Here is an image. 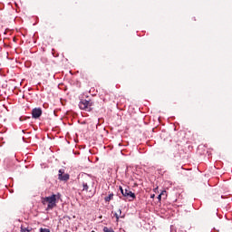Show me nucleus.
<instances>
[{"mask_svg":"<svg viewBox=\"0 0 232 232\" xmlns=\"http://www.w3.org/2000/svg\"><path fill=\"white\" fill-rule=\"evenodd\" d=\"M155 198V195H152V196H151V198Z\"/></svg>","mask_w":232,"mask_h":232,"instance_id":"obj_14","label":"nucleus"},{"mask_svg":"<svg viewBox=\"0 0 232 232\" xmlns=\"http://www.w3.org/2000/svg\"><path fill=\"white\" fill-rule=\"evenodd\" d=\"M92 232H95V231H92Z\"/></svg>","mask_w":232,"mask_h":232,"instance_id":"obj_15","label":"nucleus"},{"mask_svg":"<svg viewBox=\"0 0 232 232\" xmlns=\"http://www.w3.org/2000/svg\"><path fill=\"white\" fill-rule=\"evenodd\" d=\"M92 102L87 100H82L81 102L79 103L80 109L86 111H91L92 110Z\"/></svg>","mask_w":232,"mask_h":232,"instance_id":"obj_3","label":"nucleus"},{"mask_svg":"<svg viewBox=\"0 0 232 232\" xmlns=\"http://www.w3.org/2000/svg\"><path fill=\"white\" fill-rule=\"evenodd\" d=\"M113 193L110 194L108 197L105 198L106 202H110L113 198Z\"/></svg>","mask_w":232,"mask_h":232,"instance_id":"obj_8","label":"nucleus"},{"mask_svg":"<svg viewBox=\"0 0 232 232\" xmlns=\"http://www.w3.org/2000/svg\"><path fill=\"white\" fill-rule=\"evenodd\" d=\"M122 196L129 201H133L136 198V195L130 191V188H126Z\"/></svg>","mask_w":232,"mask_h":232,"instance_id":"obj_4","label":"nucleus"},{"mask_svg":"<svg viewBox=\"0 0 232 232\" xmlns=\"http://www.w3.org/2000/svg\"><path fill=\"white\" fill-rule=\"evenodd\" d=\"M60 198H61L60 194L58 195L53 194L50 197L44 198L42 199V203L44 205H46V204L48 205L47 210L53 209L54 207H56L57 199H59Z\"/></svg>","mask_w":232,"mask_h":232,"instance_id":"obj_2","label":"nucleus"},{"mask_svg":"<svg viewBox=\"0 0 232 232\" xmlns=\"http://www.w3.org/2000/svg\"><path fill=\"white\" fill-rule=\"evenodd\" d=\"M40 232H51L48 228H40Z\"/></svg>","mask_w":232,"mask_h":232,"instance_id":"obj_11","label":"nucleus"},{"mask_svg":"<svg viewBox=\"0 0 232 232\" xmlns=\"http://www.w3.org/2000/svg\"><path fill=\"white\" fill-rule=\"evenodd\" d=\"M114 217L116 218V221L119 222L120 218H124L125 215L121 216V209H119L115 214Z\"/></svg>","mask_w":232,"mask_h":232,"instance_id":"obj_7","label":"nucleus"},{"mask_svg":"<svg viewBox=\"0 0 232 232\" xmlns=\"http://www.w3.org/2000/svg\"><path fill=\"white\" fill-rule=\"evenodd\" d=\"M120 190H121V194L123 195L125 192V189H123L122 187H120Z\"/></svg>","mask_w":232,"mask_h":232,"instance_id":"obj_13","label":"nucleus"},{"mask_svg":"<svg viewBox=\"0 0 232 232\" xmlns=\"http://www.w3.org/2000/svg\"><path fill=\"white\" fill-rule=\"evenodd\" d=\"M94 184V180L90 176L85 175L79 181V188L82 192H87L90 197H92L94 195L93 190L95 189Z\"/></svg>","mask_w":232,"mask_h":232,"instance_id":"obj_1","label":"nucleus"},{"mask_svg":"<svg viewBox=\"0 0 232 232\" xmlns=\"http://www.w3.org/2000/svg\"><path fill=\"white\" fill-rule=\"evenodd\" d=\"M29 232L30 230L26 227H23V226L21 227V232Z\"/></svg>","mask_w":232,"mask_h":232,"instance_id":"obj_10","label":"nucleus"},{"mask_svg":"<svg viewBox=\"0 0 232 232\" xmlns=\"http://www.w3.org/2000/svg\"><path fill=\"white\" fill-rule=\"evenodd\" d=\"M103 231L104 232H115L112 228H109L107 227H104Z\"/></svg>","mask_w":232,"mask_h":232,"instance_id":"obj_9","label":"nucleus"},{"mask_svg":"<svg viewBox=\"0 0 232 232\" xmlns=\"http://www.w3.org/2000/svg\"><path fill=\"white\" fill-rule=\"evenodd\" d=\"M164 193H166V191H162V193L160 195H159L158 198L160 201L162 198V195H164Z\"/></svg>","mask_w":232,"mask_h":232,"instance_id":"obj_12","label":"nucleus"},{"mask_svg":"<svg viewBox=\"0 0 232 232\" xmlns=\"http://www.w3.org/2000/svg\"><path fill=\"white\" fill-rule=\"evenodd\" d=\"M70 179V176L68 174H64V172L60 169L59 170V179L62 181H67Z\"/></svg>","mask_w":232,"mask_h":232,"instance_id":"obj_5","label":"nucleus"},{"mask_svg":"<svg viewBox=\"0 0 232 232\" xmlns=\"http://www.w3.org/2000/svg\"><path fill=\"white\" fill-rule=\"evenodd\" d=\"M33 118L38 119L42 115V110L40 108H35L32 112Z\"/></svg>","mask_w":232,"mask_h":232,"instance_id":"obj_6","label":"nucleus"}]
</instances>
